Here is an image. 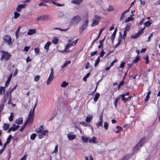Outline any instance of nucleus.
<instances>
[{
    "label": "nucleus",
    "instance_id": "obj_60",
    "mask_svg": "<svg viewBox=\"0 0 160 160\" xmlns=\"http://www.w3.org/2000/svg\"><path fill=\"white\" fill-rule=\"evenodd\" d=\"M127 33V31H124L123 32V39L125 40V37L126 36V34Z\"/></svg>",
    "mask_w": 160,
    "mask_h": 160
},
{
    "label": "nucleus",
    "instance_id": "obj_12",
    "mask_svg": "<svg viewBox=\"0 0 160 160\" xmlns=\"http://www.w3.org/2000/svg\"><path fill=\"white\" fill-rule=\"evenodd\" d=\"M96 137H92V138L89 140V142L90 143H92L93 144H97L98 142L96 141Z\"/></svg>",
    "mask_w": 160,
    "mask_h": 160
},
{
    "label": "nucleus",
    "instance_id": "obj_6",
    "mask_svg": "<svg viewBox=\"0 0 160 160\" xmlns=\"http://www.w3.org/2000/svg\"><path fill=\"white\" fill-rule=\"evenodd\" d=\"M3 39L7 43L8 45H10L12 44V38L9 35H5Z\"/></svg>",
    "mask_w": 160,
    "mask_h": 160
},
{
    "label": "nucleus",
    "instance_id": "obj_45",
    "mask_svg": "<svg viewBox=\"0 0 160 160\" xmlns=\"http://www.w3.org/2000/svg\"><path fill=\"white\" fill-rule=\"evenodd\" d=\"M63 15H64V14L62 12L59 11L58 12V17H59V18L62 17H63Z\"/></svg>",
    "mask_w": 160,
    "mask_h": 160
},
{
    "label": "nucleus",
    "instance_id": "obj_15",
    "mask_svg": "<svg viewBox=\"0 0 160 160\" xmlns=\"http://www.w3.org/2000/svg\"><path fill=\"white\" fill-rule=\"evenodd\" d=\"M36 32V30L35 29H30L29 30L27 33V34L28 35H32Z\"/></svg>",
    "mask_w": 160,
    "mask_h": 160
},
{
    "label": "nucleus",
    "instance_id": "obj_1",
    "mask_svg": "<svg viewBox=\"0 0 160 160\" xmlns=\"http://www.w3.org/2000/svg\"><path fill=\"white\" fill-rule=\"evenodd\" d=\"M81 18L79 15H77L73 17L71 19L70 24L71 25L78 24L80 22Z\"/></svg>",
    "mask_w": 160,
    "mask_h": 160
},
{
    "label": "nucleus",
    "instance_id": "obj_38",
    "mask_svg": "<svg viewBox=\"0 0 160 160\" xmlns=\"http://www.w3.org/2000/svg\"><path fill=\"white\" fill-rule=\"evenodd\" d=\"M68 85V83L65 81H63L61 84V87L63 88L65 87Z\"/></svg>",
    "mask_w": 160,
    "mask_h": 160
},
{
    "label": "nucleus",
    "instance_id": "obj_33",
    "mask_svg": "<svg viewBox=\"0 0 160 160\" xmlns=\"http://www.w3.org/2000/svg\"><path fill=\"white\" fill-rule=\"evenodd\" d=\"M131 26V24L130 23H128L126 26V27L125 28V30L124 31H128L130 29V27Z\"/></svg>",
    "mask_w": 160,
    "mask_h": 160
},
{
    "label": "nucleus",
    "instance_id": "obj_34",
    "mask_svg": "<svg viewBox=\"0 0 160 160\" xmlns=\"http://www.w3.org/2000/svg\"><path fill=\"white\" fill-rule=\"evenodd\" d=\"M13 131H15L17 130L18 128L20 127L19 125H17L15 124H14L13 125Z\"/></svg>",
    "mask_w": 160,
    "mask_h": 160
},
{
    "label": "nucleus",
    "instance_id": "obj_18",
    "mask_svg": "<svg viewBox=\"0 0 160 160\" xmlns=\"http://www.w3.org/2000/svg\"><path fill=\"white\" fill-rule=\"evenodd\" d=\"M23 122V119L22 118H20L17 119L15 123L18 125L21 124Z\"/></svg>",
    "mask_w": 160,
    "mask_h": 160
},
{
    "label": "nucleus",
    "instance_id": "obj_56",
    "mask_svg": "<svg viewBox=\"0 0 160 160\" xmlns=\"http://www.w3.org/2000/svg\"><path fill=\"white\" fill-rule=\"evenodd\" d=\"M132 18H132V17H128L127 18H126L125 21V22L126 23V22H128L129 21H130L132 20V19H131Z\"/></svg>",
    "mask_w": 160,
    "mask_h": 160
},
{
    "label": "nucleus",
    "instance_id": "obj_32",
    "mask_svg": "<svg viewBox=\"0 0 160 160\" xmlns=\"http://www.w3.org/2000/svg\"><path fill=\"white\" fill-rule=\"evenodd\" d=\"M82 142L85 143L87 142L88 140V138L84 136H82Z\"/></svg>",
    "mask_w": 160,
    "mask_h": 160
},
{
    "label": "nucleus",
    "instance_id": "obj_37",
    "mask_svg": "<svg viewBox=\"0 0 160 160\" xmlns=\"http://www.w3.org/2000/svg\"><path fill=\"white\" fill-rule=\"evenodd\" d=\"M78 39H77L74 41H73V42H72L71 43H70L71 46H75L77 43Z\"/></svg>",
    "mask_w": 160,
    "mask_h": 160
},
{
    "label": "nucleus",
    "instance_id": "obj_11",
    "mask_svg": "<svg viewBox=\"0 0 160 160\" xmlns=\"http://www.w3.org/2000/svg\"><path fill=\"white\" fill-rule=\"evenodd\" d=\"M122 40V35L121 34L119 36L118 39V42L116 44L115 46V48H116L119 46L121 44Z\"/></svg>",
    "mask_w": 160,
    "mask_h": 160
},
{
    "label": "nucleus",
    "instance_id": "obj_62",
    "mask_svg": "<svg viewBox=\"0 0 160 160\" xmlns=\"http://www.w3.org/2000/svg\"><path fill=\"white\" fill-rule=\"evenodd\" d=\"M125 62H122L120 65V67L121 68H123L125 66Z\"/></svg>",
    "mask_w": 160,
    "mask_h": 160
},
{
    "label": "nucleus",
    "instance_id": "obj_49",
    "mask_svg": "<svg viewBox=\"0 0 160 160\" xmlns=\"http://www.w3.org/2000/svg\"><path fill=\"white\" fill-rule=\"evenodd\" d=\"M58 145H57L55 146V149L53 152H52V153H57L58 152Z\"/></svg>",
    "mask_w": 160,
    "mask_h": 160
},
{
    "label": "nucleus",
    "instance_id": "obj_5",
    "mask_svg": "<svg viewBox=\"0 0 160 160\" xmlns=\"http://www.w3.org/2000/svg\"><path fill=\"white\" fill-rule=\"evenodd\" d=\"M50 71L51 73L47 81V85H49L51 83L54 77L53 75V69L52 68H51Z\"/></svg>",
    "mask_w": 160,
    "mask_h": 160
},
{
    "label": "nucleus",
    "instance_id": "obj_36",
    "mask_svg": "<svg viewBox=\"0 0 160 160\" xmlns=\"http://www.w3.org/2000/svg\"><path fill=\"white\" fill-rule=\"evenodd\" d=\"M34 113H33L32 112V110H31L29 112L28 117L30 118H34Z\"/></svg>",
    "mask_w": 160,
    "mask_h": 160
},
{
    "label": "nucleus",
    "instance_id": "obj_29",
    "mask_svg": "<svg viewBox=\"0 0 160 160\" xmlns=\"http://www.w3.org/2000/svg\"><path fill=\"white\" fill-rule=\"evenodd\" d=\"M152 20H150V21H152ZM152 23V22H151L149 21H148L144 23L145 26L144 27H145V28H146V27H148L149 26H150Z\"/></svg>",
    "mask_w": 160,
    "mask_h": 160
},
{
    "label": "nucleus",
    "instance_id": "obj_4",
    "mask_svg": "<svg viewBox=\"0 0 160 160\" xmlns=\"http://www.w3.org/2000/svg\"><path fill=\"white\" fill-rule=\"evenodd\" d=\"M102 19V17L98 15H95L94 18L92 20V22L91 24V26L92 27L98 25L99 22V21Z\"/></svg>",
    "mask_w": 160,
    "mask_h": 160
},
{
    "label": "nucleus",
    "instance_id": "obj_64",
    "mask_svg": "<svg viewBox=\"0 0 160 160\" xmlns=\"http://www.w3.org/2000/svg\"><path fill=\"white\" fill-rule=\"evenodd\" d=\"M144 22V18L142 19L140 21L139 23V25H142Z\"/></svg>",
    "mask_w": 160,
    "mask_h": 160
},
{
    "label": "nucleus",
    "instance_id": "obj_19",
    "mask_svg": "<svg viewBox=\"0 0 160 160\" xmlns=\"http://www.w3.org/2000/svg\"><path fill=\"white\" fill-rule=\"evenodd\" d=\"M82 1V0H74L72 1L71 3L76 5H79Z\"/></svg>",
    "mask_w": 160,
    "mask_h": 160
},
{
    "label": "nucleus",
    "instance_id": "obj_57",
    "mask_svg": "<svg viewBox=\"0 0 160 160\" xmlns=\"http://www.w3.org/2000/svg\"><path fill=\"white\" fill-rule=\"evenodd\" d=\"M17 86V85H16L12 89L10 88L9 89V91H10V95H11V93H12V92L14 90L16 89V87Z\"/></svg>",
    "mask_w": 160,
    "mask_h": 160
},
{
    "label": "nucleus",
    "instance_id": "obj_39",
    "mask_svg": "<svg viewBox=\"0 0 160 160\" xmlns=\"http://www.w3.org/2000/svg\"><path fill=\"white\" fill-rule=\"evenodd\" d=\"M71 61H67L64 63L61 66V68H63L66 66L68 64L71 63Z\"/></svg>",
    "mask_w": 160,
    "mask_h": 160
},
{
    "label": "nucleus",
    "instance_id": "obj_63",
    "mask_svg": "<svg viewBox=\"0 0 160 160\" xmlns=\"http://www.w3.org/2000/svg\"><path fill=\"white\" fill-rule=\"evenodd\" d=\"M96 125L98 127L99 126H102V122L99 121V122L96 123Z\"/></svg>",
    "mask_w": 160,
    "mask_h": 160
},
{
    "label": "nucleus",
    "instance_id": "obj_10",
    "mask_svg": "<svg viewBox=\"0 0 160 160\" xmlns=\"http://www.w3.org/2000/svg\"><path fill=\"white\" fill-rule=\"evenodd\" d=\"M129 11V8H128V9L125 10L122 13L120 18V21H122L123 19L125 17V14L126 13L128 12Z\"/></svg>",
    "mask_w": 160,
    "mask_h": 160
},
{
    "label": "nucleus",
    "instance_id": "obj_52",
    "mask_svg": "<svg viewBox=\"0 0 160 160\" xmlns=\"http://www.w3.org/2000/svg\"><path fill=\"white\" fill-rule=\"evenodd\" d=\"M12 98L11 97V95H10L9 97V100L8 101V103L9 105H11V104H12Z\"/></svg>",
    "mask_w": 160,
    "mask_h": 160
},
{
    "label": "nucleus",
    "instance_id": "obj_54",
    "mask_svg": "<svg viewBox=\"0 0 160 160\" xmlns=\"http://www.w3.org/2000/svg\"><path fill=\"white\" fill-rule=\"evenodd\" d=\"M58 42V39L57 38H54V39L53 40L52 42L53 44H57Z\"/></svg>",
    "mask_w": 160,
    "mask_h": 160
},
{
    "label": "nucleus",
    "instance_id": "obj_27",
    "mask_svg": "<svg viewBox=\"0 0 160 160\" xmlns=\"http://www.w3.org/2000/svg\"><path fill=\"white\" fill-rule=\"evenodd\" d=\"M52 3L55 5H57V6H58V7L64 6L65 5V4L64 3L60 4L59 3H57V2H54V1H52Z\"/></svg>",
    "mask_w": 160,
    "mask_h": 160
},
{
    "label": "nucleus",
    "instance_id": "obj_35",
    "mask_svg": "<svg viewBox=\"0 0 160 160\" xmlns=\"http://www.w3.org/2000/svg\"><path fill=\"white\" fill-rule=\"evenodd\" d=\"M36 136V134L35 133H33L31 135L30 137V139L32 140H34L35 139Z\"/></svg>",
    "mask_w": 160,
    "mask_h": 160
},
{
    "label": "nucleus",
    "instance_id": "obj_43",
    "mask_svg": "<svg viewBox=\"0 0 160 160\" xmlns=\"http://www.w3.org/2000/svg\"><path fill=\"white\" fill-rule=\"evenodd\" d=\"M140 57L138 55L137 57L135 59L133 60V62L137 63V62L140 60Z\"/></svg>",
    "mask_w": 160,
    "mask_h": 160
},
{
    "label": "nucleus",
    "instance_id": "obj_53",
    "mask_svg": "<svg viewBox=\"0 0 160 160\" xmlns=\"http://www.w3.org/2000/svg\"><path fill=\"white\" fill-rule=\"evenodd\" d=\"M104 128L106 129H108V123L107 122H105L104 124Z\"/></svg>",
    "mask_w": 160,
    "mask_h": 160
},
{
    "label": "nucleus",
    "instance_id": "obj_17",
    "mask_svg": "<svg viewBox=\"0 0 160 160\" xmlns=\"http://www.w3.org/2000/svg\"><path fill=\"white\" fill-rule=\"evenodd\" d=\"M145 140V138H142L140 140L137 144H138L140 146L142 147Z\"/></svg>",
    "mask_w": 160,
    "mask_h": 160
},
{
    "label": "nucleus",
    "instance_id": "obj_3",
    "mask_svg": "<svg viewBox=\"0 0 160 160\" xmlns=\"http://www.w3.org/2000/svg\"><path fill=\"white\" fill-rule=\"evenodd\" d=\"M88 14L86 15V20L85 21L84 24L81 26L79 28V31L80 33H82L84 30L86 28L87 26H88Z\"/></svg>",
    "mask_w": 160,
    "mask_h": 160
},
{
    "label": "nucleus",
    "instance_id": "obj_16",
    "mask_svg": "<svg viewBox=\"0 0 160 160\" xmlns=\"http://www.w3.org/2000/svg\"><path fill=\"white\" fill-rule=\"evenodd\" d=\"M117 32V28H116L114 30V31L113 32V33L112 34V35L111 36V40H112V42H113V41L114 40Z\"/></svg>",
    "mask_w": 160,
    "mask_h": 160
},
{
    "label": "nucleus",
    "instance_id": "obj_8",
    "mask_svg": "<svg viewBox=\"0 0 160 160\" xmlns=\"http://www.w3.org/2000/svg\"><path fill=\"white\" fill-rule=\"evenodd\" d=\"M34 118L28 117V119L25 123L29 126L32 125L34 121Z\"/></svg>",
    "mask_w": 160,
    "mask_h": 160
},
{
    "label": "nucleus",
    "instance_id": "obj_26",
    "mask_svg": "<svg viewBox=\"0 0 160 160\" xmlns=\"http://www.w3.org/2000/svg\"><path fill=\"white\" fill-rule=\"evenodd\" d=\"M100 94L99 93L97 92L96 93L95 97L94 98V101L95 102H96L98 100V98H99Z\"/></svg>",
    "mask_w": 160,
    "mask_h": 160
},
{
    "label": "nucleus",
    "instance_id": "obj_25",
    "mask_svg": "<svg viewBox=\"0 0 160 160\" xmlns=\"http://www.w3.org/2000/svg\"><path fill=\"white\" fill-rule=\"evenodd\" d=\"M92 116L90 115L89 116L87 117L86 119V121L87 123H89L91 121L92 118Z\"/></svg>",
    "mask_w": 160,
    "mask_h": 160
},
{
    "label": "nucleus",
    "instance_id": "obj_23",
    "mask_svg": "<svg viewBox=\"0 0 160 160\" xmlns=\"http://www.w3.org/2000/svg\"><path fill=\"white\" fill-rule=\"evenodd\" d=\"M51 44V42H48L44 46V48L46 50H48L49 49V47Z\"/></svg>",
    "mask_w": 160,
    "mask_h": 160
},
{
    "label": "nucleus",
    "instance_id": "obj_9",
    "mask_svg": "<svg viewBox=\"0 0 160 160\" xmlns=\"http://www.w3.org/2000/svg\"><path fill=\"white\" fill-rule=\"evenodd\" d=\"M25 8V4H19L17 7L16 10L18 12H19L21 11L22 8Z\"/></svg>",
    "mask_w": 160,
    "mask_h": 160
},
{
    "label": "nucleus",
    "instance_id": "obj_28",
    "mask_svg": "<svg viewBox=\"0 0 160 160\" xmlns=\"http://www.w3.org/2000/svg\"><path fill=\"white\" fill-rule=\"evenodd\" d=\"M4 130H6L9 128V125L7 123H4L3 126Z\"/></svg>",
    "mask_w": 160,
    "mask_h": 160
},
{
    "label": "nucleus",
    "instance_id": "obj_21",
    "mask_svg": "<svg viewBox=\"0 0 160 160\" xmlns=\"http://www.w3.org/2000/svg\"><path fill=\"white\" fill-rule=\"evenodd\" d=\"M105 38L103 39H102V40H101L99 41V43H100V44L98 47V48H103V42L105 40Z\"/></svg>",
    "mask_w": 160,
    "mask_h": 160
},
{
    "label": "nucleus",
    "instance_id": "obj_47",
    "mask_svg": "<svg viewBox=\"0 0 160 160\" xmlns=\"http://www.w3.org/2000/svg\"><path fill=\"white\" fill-rule=\"evenodd\" d=\"M114 10L113 7L111 5L109 6V7L107 9V10L109 12L113 11Z\"/></svg>",
    "mask_w": 160,
    "mask_h": 160
},
{
    "label": "nucleus",
    "instance_id": "obj_30",
    "mask_svg": "<svg viewBox=\"0 0 160 160\" xmlns=\"http://www.w3.org/2000/svg\"><path fill=\"white\" fill-rule=\"evenodd\" d=\"M100 56H99L98 58H97L95 62L94 63V66H96L98 65L100 61Z\"/></svg>",
    "mask_w": 160,
    "mask_h": 160
},
{
    "label": "nucleus",
    "instance_id": "obj_42",
    "mask_svg": "<svg viewBox=\"0 0 160 160\" xmlns=\"http://www.w3.org/2000/svg\"><path fill=\"white\" fill-rule=\"evenodd\" d=\"M125 82L123 81V79L121 82L120 83L118 84V89H119L121 88V86L123 85Z\"/></svg>",
    "mask_w": 160,
    "mask_h": 160
},
{
    "label": "nucleus",
    "instance_id": "obj_40",
    "mask_svg": "<svg viewBox=\"0 0 160 160\" xmlns=\"http://www.w3.org/2000/svg\"><path fill=\"white\" fill-rule=\"evenodd\" d=\"M145 29V27H144L141 30H139L137 33L139 36L143 32V30Z\"/></svg>",
    "mask_w": 160,
    "mask_h": 160
},
{
    "label": "nucleus",
    "instance_id": "obj_58",
    "mask_svg": "<svg viewBox=\"0 0 160 160\" xmlns=\"http://www.w3.org/2000/svg\"><path fill=\"white\" fill-rule=\"evenodd\" d=\"M98 52L97 51H95V52H92L90 53V55L91 57H92L93 56L96 55Z\"/></svg>",
    "mask_w": 160,
    "mask_h": 160
},
{
    "label": "nucleus",
    "instance_id": "obj_51",
    "mask_svg": "<svg viewBox=\"0 0 160 160\" xmlns=\"http://www.w3.org/2000/svg\"><path fill=\"white\" fill-rule=\"evenodd\" d=\"M151 93V91H149L148 92V93L147 95H146V98L145 99V100H146V101H147V100L150 97V95Z\"/></svg>",
    "mask_w": 160,
    "mask_h": 160
},
{
    "label": "nucleus",
    "instance_id": "obj_44",
    "mask_svg": "<svg viewBox=\"0 0 160 160\" xmlns=\"http://www.w3.org/2000/svg\"><path fill=\"white\" fill-rule=\"evenodd\" d=\"M43 128V126L42 125H41L40 127L39 128L37 132L38 133L41 132H42V130Z\"/></svg>",
    "mask_w": 160,
    "mask_h": 160
},
{
    "label": "nucleus",
    "instance_id": "obj_24",
    "mask_svg": "<svg viewBox=\"0 0 160 160\" xmlns=\"http://www.w3.org/2000/svg\"><path fill=\"white\" fill-rule=\"evenodd\" d=\"M132 154H127L125 155L122 158H123V160H128L129 158H131Z\"/></svg>",
    "mask_w": 160,
    "mask_h": 160
},
{
    "label": "nucleus",
    "instance_id": "obj_2",
    "mask_svg": "<svg viewBox=\"0 0 160 160\" xmlns=\"http://www.w3.org/2000/svg\"><path fill=\"white\" fill-rule=\"evenodd\" d=\"M1 52L3 53L0 58L1 61H3V59L8 61L11 58V55L9 52L4 50H1Z\"/></svg>",
    "mask_w": 160,
    "mask_h": 160
},
{
    "label": "nucleus",
    "instance_id": "obj_14",
    "mask_svg": "<svg viewBox=\"0 0 160 160\" xmlns=\"http://www.w3.org/2000/svg\"><path fill=\"white\" fill-rule=\"evenodd\" d=\"M12 74H11L8 77V78L5 83V87H7L9 85L10 82L11 81V78H12Z\"/></svg>",
    "mask_w": 160,
    "mask_h": 160
},
{
    "label": "nucleus",
    "instance_id": "obj_22",
    "mask_svg": "<svg viewBox=\"0 0 160 160\" xmlns=\"http://www.w3.org/2000/svg\"><path fill=\"white\" fill-rule=\"evenodd\" d=\"M5 87H0V95H2L5 93Z\"/></svg>",
    "mask_w": 160,
    "mask_h": 160
},
{
    "label": "nucleus",
    "instance_id": "obj_55",
    "mask_svg": "<svg viewBox=\"0 0 160 160\" xmlns=\"http://www.w3.org/2000/svg\"><path fill=\"white\" fill-rule=\"evenodd\" d=\"M26 125H27V124L25 123H24V125L22 127H21V128L19 130V131L21 132L22 131H23V129L26 127Z\"/></svg>",
    "mask_w": 160,
    "mask_h": 160
},
{
    "label": "nucleus",
    "instance_id": "obj_59",
    "mask_svg": "<svg viewBox=\"0 0 160 160\" xmlns=\"http://www.w3.org/2000/svg\"><path fill=\"white\" fill-rule=\"evenodd\" d=\"M40 78V76L39 75H38V76H36L35 77L34 79L35 81L36 82L38 81L39 80Z\"/></svg>",
    "mask_w": 160,
    "mask_h": 160
},
{
    "label": "nucleus",
    "instance_id": "obj_31",
    "mask_svg": "<svg viewBox=\"0 0 160 160\" xmlns=\"http://www.w3.org/2000/svg\"><path fill=\"white\" fill-rule=\"evenodd\" d=\"M72 46H71L70 43L68 44L66 46L65 49L63 51V52H66L67 50Z\"/></svg>",
    "mask_w": 160,
    "mask_h": 160
},
{
    "label": "nucleus",
    "instance_id": "obj_13",
    "mask_svg": "<svg viewBox=\"0 0 160 160\" xmlns=\"http://www.w3.org/2000/svg\"><path fill=\"white\" fill-rule=\"evenodd\" d=\"M142 147L140 146L138 144H137L134 147L133 149V151L134 153H136L139 150L140 148Z\"/></svg>",
    "mask_w": 160,
    "mask_h": 160
},
{
    "label": "nucleus",
    "instance_id": "obj_20",
    "mask_svg": "<svg viewBox=\"0 0 160 160\" xmlns=\"http://www.w3.org/2000/svg\"><path fill=\"white\" fill-rule=\"evenodd\" d=\"M68 137L69 140H72L75 138L76 135L74 134L72 135L70 134H68Z\"/></svg>",
    "mask_w": 160,
    "mask_h": 160
},
{
    "label": "nucleus",
    "instance_id": "obj_61",
    "mask_svg": "<svg viewBox=\"0 0 160 160\" xmlns=\"http://www.w3.org/2000/svg\"><path fill=\"white\" fill-rule=\"evenodd\" d=\"M119 99L120 98L119 97H118L116 98H115L114 100V103L117 104L118 101Z\"/></svg>",
    "mask_w": 160,
    "mask_h": 160
},
{
    "label": "nucleus",
    "instance_id": "obj_46",
    "mask_svg": "<svg viewBox=\"0 0 160 160\" xmlns=\"http://www.w3.org/2000/svg\"><path fill=\"white\" fill-rule=\"evenodd\" d=\"M11 115L9 117V120L11 122L13 121L14 118V116L12 113H11Z\"/></svg>",
    "mask_w": 160,
    "mask_h": 160
},
{
    "label": "nucleus",
    "instance_id": "obj_48",
    "mask_svg": "<svg viewBox=\"0 0 160 160\" xmlns=\"http://www.w3.org/2000/svg\"><path fill=\"white\" fill-rule=\"evenodd\" d=\"M40 50L39 48H36L34 49V51L35 53L37 54L38 55L39 54V52Z\"/></svg>",
    "mask_w": 160,
    "mask_h": 160
},
{
    "label": "nucleus",
    "instance_id": "obj_7",
    "mask_svg": "<svg viewBox=\"0 0 160 160\" xmlns=\"http://www.w3.org/2000/svg\"><path fill=\"white\" fill-rule=\"evenodd\" d=\"M49 15H44L42 16H39L37 18V20L39 21L40 20H45L49 19Z\"/></svg>",
    "mask_w": 160,
    "mask_h": 160
},
{
    "label": "nucleus",
    "instance_id": "obj_41",
    "mask_svg": "<svg viewBox=\"0 0 160 160\" xmlns=\"http://www.w3.org/2000/svg\"><path fill=\"white\" fill-rule=\"evenodd\" d=\"M20 16V14L17 12H15L14 13V18L17 19Z\"/></svg>",
    "mask_w": 160,
    "mask_h": 160
},
{
    "label": "nucleus",
    "instance_id": "obj_50",
    "mask_svg": "<svg viewBox=\"0 0 160 160\" xmlns=\"http://www.w3.org/2000/svg\"><path fill=\"white\" fill-rule=\"evenodd\" d=\"M132 98V96H130L128 97L127 98H125V99H124V100H123V101H124V102L125 103L127 101H129Z\"/></svg>",
    "mask_w": 160,
    "mask_h": 160
}]
</instances>
